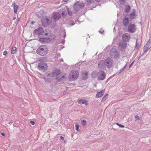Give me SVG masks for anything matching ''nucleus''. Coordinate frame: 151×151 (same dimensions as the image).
<instances>
[{"label":"nucleus","mask_w":151,"mask_h":151,"mask_svg":"<svg viewBox=\"0 0 151 151\" xmlns=\"http://www.w3.org/2000/svg\"><path fill=\"white\" fill-rule=\"evenodd\" d=\"M84 62V61L83 62V63Z\"/></svg>","instance_id":"obj_62"},{"label":"nucleus","mask_w":151,"mask_h":151,"mask_svg":"<svg viewBox=\"0 0 151 151\" xmlns=\"http://www.w3.org/2000/svg\"><path fill=\"white\" fill-rule=\"evenodd\" d=\"M135 118L136 119H139V117L137 115L135 116Z\"/></svg>","instance_id":"obj_37"},{"label":"nucleus","mask_w":151,"mask_h":151,"mask_svg":"<svg viewBox=\"0 0 151 151\" xmlns=\"http://www.w3.org/2000/svg\"><path fill=\"white\" fill-rule=\"evenodd\" d=\"M79 73L78 70H73L71 71L70 73L68 79L70 81H73L76 80L78 77Z\"/></svg>","instance_id":"obj_5"},{"label":"nucleus","mask_w":151,"mask_h":151,"mask_svg":"<svg viewBox=\"0 0 151 151\" xmlns=\"http://www.w3.org/2000/svg\"><path fill=\"white\" fill-rule=\"evenodd\" d=\"M69 0H63L64 2H66L68 1Z\"/></svg>","instance_id":"obj_50"},{"label":"nucleus","mask_w":151,"mask_h":151,"mask_svg":"<svg viewBox=\"0 0 151 151\" xmlns=\"http://www.w3.org/2000/svg\"><path fill=\"white\" fill-rule=\"evenodd\" d=\"M16 50V47H13L11 50V53L12 54H14Z\"/></svg>","instance_id":"obj_27"},{"label":"nucleus","mask_w":151,"mask_h":151,"mask_svg":"<svg viewBox=\"0 0 151 151\" xmlns=\"http://www.w3.org/2000/svg\"><path fill=\"white\" fill-rule=\"evenodd\" d=\"M7 52L5 50L3 52V55H6L7 54Z\"/></svg>","instance_id":"obj_38"},{"label":"nucleus","mask_w":151,"mask_h":151,"mask_svg":"<svg viewBox=\"0 0 151 151\" xmlns=\"http://www.w3.org/2000/svg\"><path fill=\"white\" fill-rule=\"evenodd\" d=\"M110 55L112 57L116 59H118L120 57L119 52L117 51L115 47L113 48L110 51Z\"/></svg>","instance_id":"obj_6"},{"label":"nucleus","mask_w":151,"mask_h":151,"mask_svg":"<svg viewBox=\"0 0 151 151\" xmlns=\"http://www.w3.org/2000/svg\"><path fill=\"white\" fill-rule=\"evenodd\" d=\"M95 1L97 2H100L101 1V0H95Z\"/></svg>","instance_id":"obj_46"},{"label":"nucleus","mask_w":151,"mask_h":151,"mask_svg":"<svg viewBox=\"0 0 151 151\" xmlns=\"http://www.w3.org/2000/svg\"><path fill=\"white\" fill-rule=\"evenodd\" d=\"M120 3L121 4H124L125 3L124 0H119Z\"/></svg>","instance_id":"obj_36"},{"label":"nucleus","mask_w":151,"mask_h":151,"mask_svg":"<svg viewBox=\"0 0 151 151\" xmlns=\"http://www.w3.org/2000/svg\"><path fill=\"white\" fill-rule=\"evenodd\" d=\"M66 9L68 10V13H69V10H68V8L67 7H66Z\"/></svg>","instance_id":"obj_49"},{"label":"nucleus","mask_w":151,"mask_h":151,"mask_svg":"<svg viewBox=\"0 0 151 151\" xmlns=\"http://www.w3.org/2000/svg\"><path fill=\"white\" fill-rule=\"evenodd\" d=\"M17 21L18 22H19V19H18V20H17Z\"/></svg>","instance_id":"obj_57"},{"label":"nucleus","mask_w":151,"mask_h":151,"mask_svg":"<svg viewBox=\"0 0 151 151\" xmlns=\"http://www.w3.org/2000/svg\"><path fill=\"white\" fill-rule=\"evenodd\" d=\"M18 8V6L17 5H16L15 6H14V12L15 13H17Z\"/></svg>","instance_id":"obj_29"},{"label":"nucleus","mask_w":151,"mask_h":151,"mask_svg":"<svg viewBox=\"0 0 151 151\" xmlns=\"http://www.w3.org/2000/svg\"><path fill=\"white\" fill-rule=\"evenodd\" d=\"M150 49V48L147 47V46L146 47V45H145L143 48V51L144 53L143 54L145 53L147 50H149Z\"/></svg>","instance_id":"obj_25"},{"label":"nucleus","mask_w":151,"mask_h":151,"mask_svg":"<svg viewBox=\"0 0 151 151\" xmlns=\"http://www.w3.org/2000/svg\"><path fill=\"white\" fill-rule=\"evenodd\" d=\"M94 1V0H86V3L87 5H88L90 4L93 3Z\"/></svg>","instance_id":"obj_22"},{"label":"nucleus","mask_w":151,"mask_h":151,"mask_svg":"<svg viewBox=\"0 0 151 151\" xmlns=\"http://www.w3.org/2000/svg\"><path fill=\"white\" fill-rule=\"evenodd\" d=\"M82 77V79L86 80L87 79L88 76V72L87 71H85L83 72L81 75Z\"/></svg>","instance_id":"obj_14"},{"label":"nucleus","mask_w":151,"mask_h":151,"mask_svg":"<svg viewBox=\"0 0 151 151\" xmlns=\"http://www.w3.org/2000/svg\"><path fill=\"white\" fill-rule=\"evenodd\" d=\"M134 61H133V62H132V63H131V64L129 65V66H132V65H133V63H134Z\"/></svg>","instance_id":"obj_45"},{"label":"nucleus","mask_w":151,"mask_h":151,"mask_svg":"<svg viewBox=\"0 0 151 151\" xmlns=\"http://www.w3.org/2000/svg\"><path fill=\"white\" fill-rule=\"evenodd\" d=\"M101 69V68H99V69Z\"/></svg>","instance_id":"obj_60"},{"label":"nucleus","mask_w":151,"mask_h":151,"mask_svg":"<svg viewBox=\"0 0 151 151\" xmlns=\"http://www.w3.org/2000/svg\"><path fill=\"white\" fill-rule=\"evenodd\" d=\"M40 71H44L47 69V67H36Z\"/></svg>","instance_id":"obj_19"},{"label":"nucleus","mask_w":151,"mask_h":151,"mask_svg":"<svg viewBox=\"0 0 151 151\" xmlns=\"http://www.w3.org/2000/svg\"><path fill=\"white\" fill-rule=\"evenodd\" d=\"M15 19H16V17H14L13 18V20H15Z\"/></svg>","instance_id":"obj_53"},{"label":"nucleus","mask_w":151,"mask_h":151,"mask_svg":"<svg viewBox=\"0 0 151 151\" xmlns=\"http://www.w3.org/2000/svg\"><path fill=\"white\" fill-rule=\"evenodd\" d=\"M35 22H33V21H32L31 22V24L32 25Z\"/></svg>","instance_id":"obj_48"},{"label":"nucleus","mask_w":151,"mask_h":151,"mask_svg":"<svg viewBox=\"0 0 151 151\" xmlns=\"http://www.w3.org/2000/svg\"><path fill=\"white\" fill-rule=\"evenodd\" d=\"M129 35L127 33H125L123 34L122 36L123 40L124 42L128 41L130 39Z\"/></svg>","instance_id":"obj_11"},{"label":"nucleus","mask_w":151,"mask_h":151,"mask_svg":"<svg viewBox=\"0 0 151 151\" xmlns=\"http://www.w3.org/2000/svg\"><path fill=\"white\" fill-rule=\"evenodd\" d=\"M67 12H63L62 14H61V15H62V16L63 17H65L66 15H67Z\"/></svg>","instance_id":"obj_31"},{"label":"nucleus","mask_w":151,"mask_h":151,"mask_svg":"<svg viewBox=\"0 0 151 151\" xmlns=\"http://www.w3.org/2000/svg\"><path fill=\"white\" fill-rule=\"evenodd\" d=\"M60 54H58V57H60Z\"/></svg>","instance_id":"obj_51"},{"label":"nucleus","mask_w":151,"mask_h":151,"mask_svg":"<svg viewBox=\"0 0 151 151\" xmlns=\"http://www.w3.org/2000/svg\"><path fill=\"white\" fill-rule=\"evenodd\" d=\"M74 24H75V23H73L72 24V25H74Z\"/></svg>","instance_id":"obj_54"},{"label":"nucleus","mask_w":151,"mask_h":151,"mask_svg":"<svg viewBox=\"0 0 151 151\" xmlns=\"http://www.w3.org/2000/svg\"><path fill=\"white\" fill-rule=\"evenodd\" d=\"M145 45L146 47L147 46L150 48L151 47V40H149L147 42Z\"/></svg>","instance_id":"obj_26"},{"label":"nucleus","mask_w":151,"mask_h":151,"mask_svg":"<svg viewBox=\"0 0 151 151\" xmlns=\"http://www.w3.org/2000/svg\"><path fill=\"white\" fill-rule=\"evenodd\" d=\"M79 128V126L77 124H76L75 125V129L76 130L78 131V129Z\"/></svg>","instance_id":"obj_34"},{"label":"nucleus","mask_w":151,"mask_h":151,"mask_svg":"<svg viewBox=\"0 0 151 151\" xmlns=\"http://www.w3.org/2000/svg\"><path fill=\"white\" fill-rule=\"evenodd\" d=\"M84 65L83 64L82 65Z\"/></svg>","instance_id":"obj_59"},{"label":"nucleus","mask_w":151,"mask_h":151,"mask_svg":"<svg viewBox=\"0 0 151 151\" xmlns=\"http://www.w3.org/2000/svg\"><path fill=\"white\" fill-rule=\"evenodd\" d=\"M130 9V7L129 6L127 5L125 6V12L126 13H128Z\"/></svg>","instance_id":"obj_23"},{"label":"nucleus","mask_w":151,"mask_h":151,"mask_svg":"<svg viewBox=\"0 0 151 151\" xmlns=\"http://www.w3.org/2000/svg\"><path fill=\"white\" fill-rule=\"evenodd\" d=\"M129 22H130V20H129V18L126 17H124L123 23L125 27H127L128 25Z\"/></svg>","instance_id":"obj_13"},{"label":"nucleus","mask_w":151,"mask_h":151,"mask_svg":"<svg viewBox=\"0 0 151 151\" xmlns=\"http://www.w3.org/2000/svg\"><path fill=\"white\" fill-rule=\"evenodd\" d=\"M65 42V40H62V43L63 44Z\"/></svg>","instance_id":"obj_44"},{"label":"nucleus","mask_w":151,"mask_h":151,"mask_svg":"<svg viewBox=\"0 0 151 151\" xmlns=\"http://www.w3.org/2000/svg\"><path fill=\"white\" fill-rule=\"evenodd\" d=\"M119 46L122 50H124L126 47V43L125 42H122L119 44Z\"/></svg>","instance_id":"obj_20"},{"label":"nucleus","mask_w":151,"mask_h":151,"mask_svg":"<svg viewBox=\"0 0 151 151\" xmlns=\"http://www.w3.org/2000/svg\"><path fill=\"white\" fill-rule=\"evenodd\" d=\"M136 15L135 14V12L133 11L131 13H130L129 16L131 19H134L135 18Z\"/></svg>","instance_id":"obj_21"},{"label":"nucleus","mask_w":151,"mask_h":151,"mask_svg":"<svg viewBox=\"0 0 151 151\" xmlns=\"http://www.w3.org/2000/svg\"><path fill=\"white\" fill-rule=\"evenodd\" d=\"M30 123L32 125H34L35 124V122L33 121H30Z\"/></svg>","instance_id":"obj_39"},{"label":"nucleus","mask_w":151,"mask_h":151,"mask_svg":"<svg viewBox=\"0 0 151 151\" xmlns=\"http://www.w3.org/2000/svg\"><path fill=\"white\" fill-rule=\"evenodd\" d=\"M98 73L99 72L94 71L91 73V77L92 78H95L97 76L98 77Z\"/></svg>","instance_id":"obj_16"},{"label":"nucleus","mask_w":151,"mask_h":151,"mask_svg":"<svg viewBox=\"0 0 151 151\" xmlns=\"http://www.w3.org/2000/svg\"><path fill=\"white\" fill-rule=\"evenodd\" d=\"M108 68H110L111 67H109V66H108V67H107Z\"/></svg>","instance_id":"obj_55"},{"label":"nucleus","mask_w":151,"mask_h":151,"mask_svg":"<svg viewBox=\"0 0 151 151\" xmlns=\"http://www.w3.org/2000/svg\"><path fill=\"white\" fill-rule=\"evenodd\" d=\"M137 42H138V40H137V41H136V47H137V45H139L137 43Z\"/></svg>","instance_id":"obj_42"},{"label":"nucleus","mask_w":151,"mask_h":151,"mask_svg":"<svg viewBox=\"0 0 151 151\" xmlns=\"http://www.w3.org/2000/svg\"><path fill=\"white\" fill-rule=\"evenodd\" d=\"M65 35H64V37L65 38Z\"/></svg>","instance_id":"obj_56"},{"label":"nucleus","mask_w":151,"mask_h":151,"mask_svg":"<svg viewBox=\"0 0 151 151\" xmlns=\"http://www.w3.org/2000/svg\"><path fill=\"white\" fill-rule=\"evenodd\" d=\"M52 77L56 76V79L59 82L61 81L65 78L64 76L60 72V70L59 69H57L55 70V72L52 73Z\"/></svg>","instance_id":"obj_3"},{"label":"nucleus","mask_w":151,"mask_h":151,"mask_svg":"<svg viewBox=\"0 0 151 151\" xmlns=\"http://www.w3.org/2000/svg\"><path fill=\"white\" fill-rule=\"evenodd\" d=\"M114 63L113 59L110 58H108L106 60H101L98 63L99 66H111Z\"/></svg>","instance_id":"obj_2"},{"label":"nucleus","mask_w":151,"mask_h":151,"mask_svg":"<svg viewBox=\"0 0 151 151\" xmlns=\"http://www.w3.org/2000/svg\"><path fill=\"white\" fill-rule=\"evenodd\" d=\"M127 64H126L125 65V66H127Z\"/></svg>","instance_id":"obj_58"},{"label":"nucleus","mask_w":151,"mask_h":151,"mask_svg":"<svg viewBox=\"0 0 151 151\" xmlns=\"http://www.w3.org/2000/svg\"><path fill=\"white\" fill-rule=\"evenodd\" d=\"M116 124L118 126H119V127H121V128H123L124 127V126L122 125L121 124H118V123H116Z\"/></svg>","instance_id":"obj_33"},{"label":"nucleus","mask_w":151,"mask_h":151,"mask_svg":"<svg viewBox=\"0 0 151 151\" xmlns=\"http://www.w3.org/2000/svg\"><path fill=\"white\" fill-rule=\"evenodd\" d=\"M52 76V74L51 73L48 72L45 73L44 76V80L46 82H50L51 81L53 77Z\"/></svg>","instance_id":"obj_8"},{"label":"nucleus","mask_w":151,"mask_h":151,"mask_svg":"<svg viewBox=\"0 0 151 151\" xmlns=\"http://www.w3.org/2000/svg\"><path fill=\"white\" fill-rule=\"evenodd\" d=\"M15 2H14V3H13V4H12V6H13L14 7V6H15Z\"/></svg>","instance_id":"obj_43"},{"label":"nucleus","mask_w":151,"mask_h":151,"mask_svg":"<svg viewBox=\"0 0 151 151\" xmlns=\"http://www.w3.org/2000/svg\"><path fill=\"white\" fill-rule=\"evenodd\" d=\"M106 74L103 70H100L99 72L98 79L99 81L104 79L106 76Z\"/></svg>","instance_id":"obj_9"},{"label":"nucleus","mask_w":151,"mask_h":151,"mask_svg":"<svg viewBox=\"0 0 151 151\" xmlns=\"http://www.w3.org/2000/svg\"><path fill=\"white\" fill-rule=\"evenodd\" d=\"M84 4L80 1H77L73 5L74 9L76 11H78L84 7Z\"/></svg>","instance_id":"obj_7"},{"label":"nucleus","mask_w":151,"mask_h":151,"mask_svg":"<svg viewBox=\"0 0 151 151\" xmlns=\"http://www.w3.org/2000/svg\"><path fill=\"white\" fill-rule=\"evenodd\" d=\"M109 95L108 94H106L103 98L102 100V101H104L108 97Z\"/></svg>","instance_id":"obj_30"},{"label":"nucleus","mask_w":151,"mask_h":151,"mask_svg":"<svg viewBox=\"0 0 151 151\" xmlns=\"http://www.w3.org/2000/svg\"><path fill=\"white\" fill-rule=\"evenodd\" d=\"M126 67H124L121 70H120V71L119 72H117V73H116V74H118L119 73H120L121 72H122L124 70Z\"/></svg>","instance_id":"obj_32"},{"label":"nucleus","mask_w":151,"mask_h":151,"mask_svg":"<svg viewBox=\"0 0 151 151\" xmlns=\"http://www.w3.org/2000/svg\"><path fill=\"white\" fill-rule=\"evenodd\" d=\"M136 27L134 24H130L128 26V32L130 33H133L136 31Z\"/></svg>","instance_id":"obj_10"},{"label":"nucleus","mask_w":151,"mask_h":151,"mask_svg":"<svg viewBox=\"0 0 151 151\" xmlns=\"http://www.w3.org/2000/svg\"><path fill=\"white\" fill-rule=\"evenodd\" d=\"M47 64L44 62H42L38 63V66H47Z\"/></svg>","instance_id":"obj_24"},{"label":"nucleus","mask_w":151,"mask_h":151,"mask_svg":"<svg viewBox=\"0 0 151 151\" xmlns=\"http://www.w3.org/2000/svg\"><path fill=\"white\" fill-rule=\"evenodd\" d=\"M81 123L83 125V126H85L86 124V121L84 120V119H83V120H82L81 122Z\"/></svg>","instance_id":"obj_28"},{"label":"nucleus","mask_w":151,"mask_h":151,"mask_svg":"<svg viewBox=\"0 0 151 151\" xmlns=\"http://www.w3.org/2000/svg\"><path fill=\"white\" fill-rule=\"evenodd\" d=\"M45 24L46 26H48L50 24L52 19L50 18H47L46 17L45 19Z\"/></svg>","instance_id":"obj_15"},{"label":"nucleus","mask_w":151,"mask_h":151,"mask_svg":"<svg viewBox=\"0 0 151 151\" xmlns=\"http://www.w3.org/2000/svg\"><path fill=\"white\" fill-rule=\"evenodd\" d=\"M60 138L62 139V140H63L64 139V137H63L62 136H60Z\"/></svg>","instance_id":"obj_40"},{"label":"nucleus","mask_w":151,"mask_h":151,"mask_svg":"<svg viewBox=\"0 0 151 151\" xmlns=\"http://www.w3.org/2000/svg\"><path fill=\"white\" fill-rule=\"evenodd\" d=\"M79 63H80V62H79V63H77V65H79Z\"/></svg>","instance_id":"obj_52"},{"label":"nucleus","mask_w":151,"mask_h":151,"mask_svg":"<svg viewBox=\"0 0 151 151\" xmlns=\"http://www.w3.org/2000/svg\"><path fill=\"white\" fill-rule=\"evenodd\" d=\"M130 67H130V66H129V68H130Z\"/></svg>","instance_id":"obj_61"},{"label":"nucleus","mask_w":151,"mask_h":151,"mask_svg":"<svg viewBox=\"0 0 151 151\" xmlns=\"http://www.w3.org/2000/svg\"><path fill=\"white\" fill-rule=\"evenodd\" d=\"M105 90H103L101 91L98 93L96 95V96L97 98H99L102 96L105 92Z\"/></svg>","instance_id":"obj_17"},{"label":"nucleus","mask_w":151,"mask_h":151,"mask_svg":"<svg viewBox=\"0 0 151 151\" xmlns=\"http://www.w3.org/2000/svg\"><path fill=\"white\" fill-rule=\"evenodd\" d=\"M1 134L2 135H3V136H4V133H1Z\"/></svg>","instance_id":"obj_47"},{"label":"nucleus","mask_w":151,"mask_h":151,"mask_svg":"<svg viewBox=\"0 0 151 151\" xmlns=\"http://www.w3.org/2000/svg\"><path fill=\"white\" fill-rule=\"evenodd\" d=\"M77 102L79 104H86V103H87V101L86 100L81 99L78 100Z\"/></svg>","instance_id":"obj_18"},{"label":"nucleus","mask_w":151,"mask_h":151,"mask_svg":"<svg viewBox=\"0 0 151 151\" xmlns=\"http://www.w3.org/2000/svg\"><path fill=\"white\" fill-rule=\"evenodd\" d=\"M44 58H43V57H41V58H39L38 59V60L39 61H43L44 60Z\"/></svg>","instance_id":"obj_35"},{"label":"nucleus","mask_w":151,"mask_h":151,"mask_svg":"<svg viewBox=\"0 0 151 151\" xmlns=\"http://www.w3.org/2000/svg\"><path fill=\"white\" fill-rule=\"evenodd\" d=\"M60 14L57 12H54L53 13L52 17L54 20L57 21L60 17Z\"/></svg>","instance_id":"obj_12"},{"label":"nucleus","mask_w":151,"mask_h":151,"mask_svg":"<svg viewBox=\"0 0 151 151\" xmlns=\"http://www.w3.org/2000/svg\"><path fill=\"white\" fill-rule=\"evenodd\" d=\"M33 33L35 35L38 34V37L40 38L39 40L40 42L44 41L45 40H46V36L49 37L51 35L50 32H47V31H44L41 27L38 28L35 30Z\"/></svg>","instance_id":"obj_1"},{"label":"nucleus","mask_w":151,"mask_h":151,"mask_svg":"<svg viewBox=\"0 0 151 151\" xmlns=\"http://www.w3.org/2000/svg\"><path fill=\"white\" fill-rule=\"evenodd\" d=\"M104 32V30H99V32L101 33H103Z\"/></svg>","instance_id":"obj_41"},{"label":"nucleus","mask_w":151,"mask_h":151,"mask_svg":"<svg viewBox=\"0 0 151 151\" xmlns=\"http://www.w3.org/2000/svg\"><path fill=\"white\" fill-rule=\"evenodd\" d=\"M47 47L44 45L39 47L36 50L37 53L41 56H44L47 53Z\"/></svg>","instance_id":"obj_4"}]
</instances>
